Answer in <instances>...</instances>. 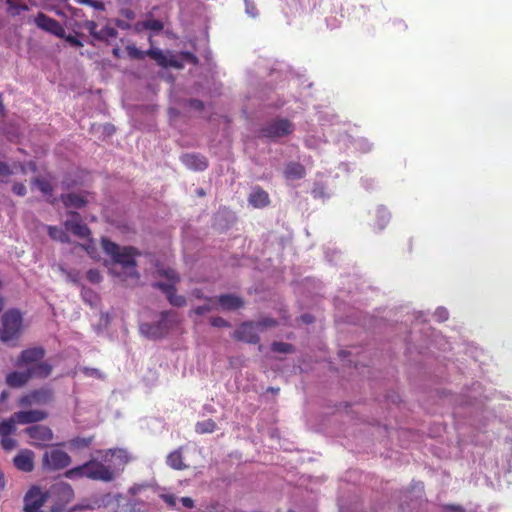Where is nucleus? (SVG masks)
Instances as JSON below:
<instances>
[{"mask_svg": "<svg viewBox=\"0 0 512 512\" xmlns=\"http://www.w3.org/2000/svg\"><path fill=\"white\" fill-rule=\"evenodd\" d=\"M374 217H375V223H374L375 228L382 230L389 223L390 213L385 207L379 206L374 211Z\"/></svg>", "mask_w": 512, "mask_h": 512, "instance_id": "26", "label": "nucleus"}, {"mask_svg": "<svg viewBox=\"0 0 512 512\" xmlns=\"http://www.w3.org/2000/svg\"><path fill=\"white\" fill-rule=\"evenodd\" d=\"M166 463L169 467L175 470H183L187 467L184 464L183 455L180 449L172 451L167 456Z\"/></svg>", "mask_w": 512, "mask_h": 512, "instance_id": "27", "label": "nucleus"}, {"mask_svg": "<svg viewBox=\"0 0 512 512\" xmlns=\"http://www.w3.org/2000/svg\"><path fill=\"white\" fill-rule=\"evenodd\" d=\"M257 329L255 322L246 321L241 323L234 331L233 337L236 340L244 341L249 344H257L260 341Z\"/></svg>", "mask_w": 512, "mask_h": 512, "instance_id": "13", "label": "nucleus"}, {"mask_svg": "<svg viewBox=\"0 0 512 512\" xmlns=\"http://www.w3.org/2000/svg\"><path fill=\"white\" fill-rule=\"evenodd\" d=\"M122 14L129 20L134 19L135 14L131 9H125L122 11Z\"/></svg>", "mask_w": 512, "mask_h": 512, "instance_id": "58", "label": "nucleus"}, {"mask_svg": "<svg viewBox=\"0 0 512 512\" xmlns=\"http://www.w3.org/2000/svg\"><path fill=\"white\" fill-rule=\"evenodd\" d=\"M249 203L255 208H262L269 204L268 193L260 187L255 188L248 198Z\"/></svg>", "mask_w": 512, "mask_h": 512, "instance_id": "23", "label": "nucleus"}, {"mask_svg": "<svg viewBox=\"0 0 512 512\" xmlns=\"http://www.w3.org/2000/svg\"><path fill=\"white\" fill-rule=\"evenodd\" d=\"M166 297L169 303L176 307H183L187 303L186 298L184 296L177 294L176 287Z\"/></svg>", "mask_w": 512, "mask_h": 512, "instance_id": "36", "label": "nucleus"}, {"mask_svg": "<svg viewBox=\"0 0 512 512\" xmlns=\"http://www.w3.org/2000/svg\"><path fill=\"white\" fill-rule=\"evenodd\" d=\"M255 324H256L257 328L265 329V328L276 327L278 325V321L271 317H264V318H261Z\"/></svg>", "mask_w": 512, "mask_h": 512, "instance_id": "39", "label": "nucleus"}, {"mask_svg": "<svg viewBox=\"0 0 512 512\" xmlns=\"http://www.w3.org/2000/svg\"><path fill=\"white\" fill-rule=\"evenodd\" d=\"M180 159L187 168L194 171H204L208 167L207 158L200 154L186 153Z\"/></svg>", "mask_w": 512, "mask_h": 512, "instance_id": "18", "label": "nucleus"}, {"mask_svg": "<svg viewBox=\"0 0 512 512\" xmlns=\"http://www.w3.org/2000/svg\"><path fill=\"white\" fill-rule=\"evenodd\" d=\"M163 501L170 507L176 506L177 498L173 494H163L161 495Z\"/></svg>", "mask_w": 512, "mask_h": 512, "instance_id": "49", "label": "nucleus"}, {"mask_svg": "<svg viewBox=\"0 0 512 512\" xmlns=\"http://www.w3.org/2000/svg\"><path fill=\"white\" fill-rule=\"evenodd\" d=\"M27 369L29 371L31 379H46L51 375L53 371L52 365L42 360L34 365L28 366Z\"/></svg>", "mask_w": 512, "mask_h": 512, "instance_id": "22", "label": "nucleus"}, {"mask_svg": "<svg viewBox=\"0 0 512 512\" xmlns=\"http://www.w3.org/2000/svg\"><path fill=\"white\" fill-rule=\"evenodd\" d=\"M294 131V125L291 121L284 118H277L268 122L260 130L261 136L276 139L290 135Z\"/></svg>", "mask_w": 512, "mask_h": 512, "instance_id": "5", "label": "nucleus"}, {"mask_svg": "<svg viewBox=\"0 0 512 512\" xmlns=\"http://www.w3.org/2000/svg\"><path fill=\"white\" fill-rule=\"evenodd\" d=\"M86 277L87 279L91 282V283H99L102 279V276L100 274V272L97 270V269H90L87 271V274H86Z\"/></svg>", "mask_w": 512, "mask_h": 512, "instance_id": "43", "label": "nucleus"}, {"mask_svg": "<svg viewBox=\"0 0 512 512\" xmlns=\"http://www.w3.org/2000/svg\"><path fill=\"white\" fill-rule=\"evenodd\" d=\"M185 57H186L189 61H191L192 63H194V64H197V63H198V59H197V57H196L195 55H193L192 53H190V52H186V53H185Z\"/></svg>", "mask_w": 512, "mask_h": 512, "instance_id": "59", "label": "nucleus"}, {"mask_svg": "<svg viewBox=\"0 0 512 512\" xmlns=\"http://www.w3.org/2000/svg\"><path fill=\"white\" fill-rule=\"evenodd\" d=\"M117 35H118L117 30L115 28L107 25L99 31V33L97 34L96 40L108 42L109 39L116 38Z\"/></svg>", "mask_w": 512, "mask_h": 512, "instance_id": "34", "label": "nucleus"}, {"mask_svg": "<svg viewBox=\"0 0 512 512\" xmlns=\"http://www.w3.org/2000/svg\"><path fill=\"white\" fill-rule=\"evenodd\" d=\"M304 173V167L299 163H290L285 169V176L291 179L302 178Z\"/></svg>", "mask_w": 512, "mask_h": 512, "instance_id": "31", "label": "nucleus"}, {"mask_svg": "<svg viewBox=\"0 0 512 512\" xmlns=\"http://www.w3.org/2000/svg\"><path fill=\"white\" fill-rule=\"evenodd\" d=\"M140 332L152 339H159L164 336L163 331L160 330L159 325L156 323H142L140 325Z\"/></svg>", "mask_w": 512, "mask_h": 512, "instance_id": "28", "label": "nucleus"}, {"mask_svg": "<svg viewBox=\"0 0 512 512\" xmlns=\"http://www.w3.org/2000/svg\"><path fill=\"white\" fill-rule=\"evenodd\" d=\"M210 311H212V306L210 304H205V305H201V306H198V307L192 309L189 312V316H191L192 313H194L196 315H203V314L208 313Z\"/></svg>", "mask_w": 512, "mask_h": 512, "instance_id": "46", "label": "nucleus"}, {"mask_svg": "<svg viewBox=\"0 0 512 512\" xmlns=\"http://www.w3.org/2000/svg\"><path fill=\"white\" fill-rule=\"evenodd\" d=\"M34 23L41 30L46 31L54 36L65 37V29L61 23L56 19L47 16L43 12H39L35 16Z\"/></svg>", "mask_w": 512, "mask_h": 512, "instance_id": "11", "label": "nucleus"}, {"mask_svg": "<svg viewBox=\"0 0 512 512\" xmlns=\"http://www.w3.org/2000/svg\"><path fill=\"white\" fill-rule=\"evenodd\" d=\"M210 324L214 327H218V328H224V327H230V323L225 320L224 318L222 317H212L210 319Z\"/></svg>", "mask_w": 512, "mask_h": 512, "instance_id": "44", "label": "nucleus"}, {"mask_svg": "<svg viewBox=\"0 0 512 512\" xmlns=\"http://www.w3.org/2000/svg\"><path fill=\"white\" fill-rule=\"evenodd\" d=\"M125 50L129 58L134 60H144L145 57L148 56L151 59L155 60L156 63L163 68L181 67L180 63L177 60H175L174 58H167L163 51L158 48H150L147 51H142L138 49L135 45H127Z\"/></svg>", "mask_w": 512, "mask_h": 512, "instance_id": "3", "label": "nucleus"}, {"mask_svg": "<svg viewBox=\"0 0 512 512\" xmlns=\"http://www.w3.org/2000/svg\"><path fill=\"white\" fill-rule=\"evenodd\" d=\"M157 273L160 276L165 277L170 283L174 285L180 282L179 274L172 268L158 269Z\"/></svg>", "mask_w": 512, "mask_h": 512, "instance_id": "35", "label": "nucleus"}, {"mask_svg": "<svg viewBox=\"0 0 512 512\" xmlns=\"http://www.w3.org/2000/svg\"><path fill=\"white\" fill-rule=\"evenodd\" d=\"M12 191L18 196H25L27 193L26 186L21 182H15L12 186Z\"/></svg>", "mask_w": 512, "mask_h": 512, "instance_id": "47", "label": "nucleus"}, {"mask_svg": "<svg viewBox=\"0 0 512 512\" xmlns=\"http://www.w3.org/2000/svg\"><path fill=\"white\" fill-rule=\"evenodd\" d=\"M66 42H68L73 47H83V43L75 36L73 35H66L65 37H61Z\"/></svg>", "mask_w": 512, "mask_h": 512, "instance_id": "48", "label": "nucleus"}, {"mask_svg": "<svg viewBox=\"0 0 512 512\" xmlns=\"http://www.w3.org/2000/svg\"><path fill=\"white\" fill-rule=\"evenodd\" d=\"M188 104L191 108L198 111H202L204 109V103L199 99H190L188 100Z\"/></svg>", "mask_w": 512, "mask_h": 512, "instance_id": "50", "label": "nucleus"}, {"mask_svg": "<svg viewBox=\"0 0 512 512\" xmlns=\"http://www.w3.org/2000/svg\"><path fill=\"white\" fill-rule=\"evenodd\" d=\"M7 11L10 15L16 16L20 11H27L29 8L26 4H18L15 0H6Z\"/></svg>", "mask_w": 512, "mask_h": 512, "instance_id": "37", "label": "nucleus"}, {"mask_svg": "<svg viewBox=\"0 0 512 512\" xmlns=\"http://www.w3.org/2000/svg\"><path fill=\"white\" fill-rule=\"evenodd\" d=\"M61 201L66 208L73 207L80 209L87 204V200L84 198V196L76 193L62 194Z\"/></svg>", "mask_w": 512, "mask_h": 512, "instance_id": "25", "label": "nucleus"}, {"mask_svg": "<svg viewBox=\"0 0 512 512\" xmlns=\"http://www.w3.org/2000/svg\"><path fill=\"white\" fill-rule=\"evenodd\" d=\"M101 246L104 252L109 255L115 263L120 264L125 269H130V276L137 279L139 278V274L135 270L137 265L135 257L140 253L136 248L130 246L120 247L108 238H102Z\"/></svg>", "mask_w": 512, "mask_h": 512, "instance_id": "2", "label": "nucleus"}, {"mask_svg": "<svg viewBox=\"0 0 512 512\" xmlns=\"http://www.w3.org/2000/svg\"><path fill=\"white\" fill-rule=\"evenodd\" d=\"M440 317H441L442 319H447V312H446L445 310H442V311L440 312Z\"/></svg>", "mask_w": 512, "mask_h": 512, "instance_id": "64", "label": "nucleus"}, {"mask_svg": "<svg viewBox=\"0 0 512 512\" xmlns=\"http://www.w3.org/2000/svg\"><path fill=\"white\" fill-rule=\"evenodd\" d=\"M216 299L220 307L225 311L237 310L244 306V300L234 294H222Z\"/></svg>", "mask_w": 512, "mask_h": 512, "instance_id": "20", "label": "nucleus"}, {"mask_svg": "<svg viewBox=\"0 0 512 512\" xmlns=\"http://www.w3.org/2000/svg\"><path fill=\"white\" fill-rule=\"evenodd\" d=\"M160 320L156 322L159 325L160 330L166 335L168 331L178 323L177 313L174 311H163L160 314Z\"/></svg>", "mask_w": 512, "mask_h": 512, "instance_id": "24", "label": "nucleus"}, {"mask_svg": "<svg viewBox=\"0 0 512 512\" xmlns=\"http://www.w3.org/2000/svg\"><path fill=\"white\" fill-rule=\"evenodd\" d=\"M83 28L86 29L95 40L97 39V34L99 31L97 30V23L95 21H85L83 23Z\"/></svg>", "mask_w": 512, "mask_h": 512, "instance_id": "40", "label": "nucleus"}, {"mask_svg": "<svg viewBox=\"0 0 512 512\" xmlns=\"http://www.w3.org/2000/svg\"><path fill=\"white\" fill-rule=\"evenodd\" d=\"M48 235L56 241H59L61 243H69L70 239L67 233L56 226H47Z\"/></svg>", "mask_w": 512, "mask_h": 512, "instance_id": "32", "label": "nucleus"}, {"mask_svg": "<svg viewBox=\"0 0 512 512\" xmlns=\"http://www.w3.org/2000/svg\"><path fill=\"white\" fill-rule=\"evenodd\" d=\"M271 350L275 353L291 354L295 352V347L290 343L274 341Z\"/></svg>", "mask_w": 512, "mask_h": 512, "instance_id": "33", "label": "nucleus"}, {"mask_svg": "<svg viewBox=\"0 0 512 512\" xmlns=\"http://www.w3.org/2000/svg\"><path fill=\"white\" fill-rule=\"evenodd\" d=\"M142 27L146 30L161 31L164 24L158 19H148L142 22Z\"/></svg>", "mask_w": 512, "mask_h": 512, "instance_id": "38", "label": "nucleus"}, {"mask_svg": "<svg viewBox=\"0 0 512 512\" xmlns=\"http://www.w3.org/2000/svg\"><path fill=\"white\" fill-rule=\"evenodd\" d=\"M83 373L86 375V376H89V377H96V378H101L102 375H101V372L96 369V368H84L83 369Z\"/></svg>", "mask_w": 512, "mask_h": 512, "instance_id": "52", "label": "nucleus"}, {"mask_svg": "<svg viewBox=\"0 0 512 512\" xmlns=\"http://www.w3.org/2000/svg\"><path fill=\"white\" fill-rule=\"evenodd\" d=\"M192 295L197 298V299H205L206 301L208 302H211L213 300V298L211 297H204L203 293L201 290L199 289H195L193 292H192Z\"/></svg>", "mask_w": 512, "mask_h": 512, "instance_id": "55", "label": "nucleus"}, {"mask_svg": "<svg viewBox=\"0 0 512 512\" xmlns=\"http://www.w3.org/2000/svg\"><path fill=\"white\" fill-rule=\"evenodd\" d=\"M45 354H46V351L41 346H35V347H30V348L24 349L19 354V356L15 362V365L17 367H23V366L28 367V366L34 365V364L38 363L39 361L43 360L45 357Z\"/></svg>", "mask_w": 512, "mask_h": 512, "instance_id": "14", "label": "nucleus"}, {"mask_svg": "<svg viewBox=\"0 0 512 512\" xmlns=\"http://www.w3.org/2000/svg\"><path fill=\"white\" fill-rule=\"evenodd\" d=\"M52 493L57 500L63 504H68L74 499V490L70 484L59 482L52 486Z\"/></svg>", "mask_w": 512, "mask_h": 512, "instance_id": "19", "label": "nucleus"}, {"mask_svg": "<svg viewBox=\"0 0 512 512\" xmlns=\"http://www.w3.org/2000/svg\"><path fill=\"white\" fill-rule=\"evenodd\" d=\"M12 174V170L5 162H0V176H10Z\"/></svg>", "mask_w": 512, "mask_h": 512, "instance_id": "53", "label": "nucleus"}, {"mask_svg": "<svg viewBox=\"0 0 512 512\" xmlns=\"http://www.w3.org/2000/svg\"><path fill=\"white\" fill-rule=\"evenodd\" d=\"M34 452L29 449H22L13 458L14 466L23 472H31L34 469Z\"/></svg>", "mask_w": 512, "mask_h": 512, "instance_id": "17", "label": "nucleus"}, {"mask_svg": "<svg viewBox=\"0 0 512 512\" xmlns=\"http://www.w3.org/2000/svg\"><path fill=\"white\" fill-rule=\"evenodd\" d=\"M31 380L28 369L24 371H12L6 376V384L11 388H21Z\"/></svg>", "mask_w": 512, "mask_h": 512, "instance_id": "21", "label": "nucleus"}, {"mask_svg": "<svg viewBox=\"0 0 512 512\" xmlns=\"http://www.w3.org/2000/svg\"><path fill=\"white\" fill-rule=\"evenodd\" d=\"M136 501H127L119 512H136Z\"/></svg>", "mask_w": 512, "mask_h": 512, "instance_id": "51", "label": "nucleus"}, {"mask_svg": "<svg viewBox=\"0 0 512 512\" xmlns=\"http://www.w3.org/2000/svg\"><path fill=\"white\" fill-rule=\"evenodd\" d=\"M47 418V413L41 410H27L15 412L11 419L15 424H30L42 421Z\"/></svg>", "mask_w": 512, "mask_h": 512, "instance_id": "16", "label": "nucleus"}, {"mask_svg": "<svg viewBox=\"0 0 512 512\" xmlns=\"http://www.w3.org/2000/svg\"><path fill=\"white\" fill-rule=\"evenodd\" d=\"M17 427L9 417L0 421V446L5 452H10L18 446V441L13 437Z\"/></svg>", "mask_w": 512, "mask_h": 512, "instance_id": "8", "label": "nucleus"}, {"mask_svg": "<svg viewBox=\"0 0 512 512\" xmlns=\"http://www.w3.org/2000/svg\"><path fill=\"white\" fill-rule=\"evenodd\" d=\"M5 488V477L2 471L0 470V492H2Z\"/></svg>", "mask_w": 512, "mask_h": 512, "instance_id": "61", "label": "nucleus"}, {"mask_svg": "<svg viewBox=\"0 0 512 512\" xmlns=\"http://www.w3.org/2000/svg\"><path fill=\"white\" fill-rule=\"evenodd\" d=\"M98 453L104 462H110L112 458L115 459V463L111 466L116 471V476L124 470L125 466L131 460L128 452L120 448L107 449L99 451Z\"/></svg>", "mask_w": 512, "mask_h": 512, "instance_id": "10", "label": "nucleus"}, {"mask_svg": "<svg viewBox=\"0 0 512 512\" xmlns=\"http://www.w3.org/2000/svg\"><path fill=\"white\" fill-rule=\"evenodd\" d=\"M25 433L34 441L36 447H45L53 440L52 430L45 425H33L25 429Z\"/></svg>", "mask_w": 512, "mask_h": 512, "instance_id": "12", "label": "nucleus"}, {"mask_svg": "<svg viewBox=\"0 0 512 512\" xmlns=\"http://www.w3.org/2000/svg\"><path fill=\"white\" fill-rule=\"evenodd\" d=\"M46 502V496L38 487H32L24 496L23 510H41Z\"/></svg>", "mask_w": 512, "mask_h": 512, "instance_id": "15", "label": "nucleus"}, {"mask_svg": "<svg viewBox=\"0 0 512 512\" xmlns=\"http://www.w3.org/2000/svg\"><path fill=\"white\" fill-rule=\"evenodd\" d=\"M64 227L67 231L81 239H87L91 235L89 227L83 223L81 215L76 211H68Z\"/></svg>", "mask_w": 512, "mask_h": 512, "instance_id": "9", "label": "nucleus"}, {"mask_svg": "<svg viewBox=\"0 0 512 512\" xmlns=\"http://www.w3.org/2000/svg\"><path fill=\"white\" fill-rule=\"evenodd\" d=\"M42 463L43 467L48 470H61L70 465L71 457L63 450L52 449L44 453Z\"/></svg>", "mask_w": 512, "mask_h": 512, "instance_id": "7", "label": "nucleus"}, {"mask_svg": "<svg viewBox=\"0 0 512 512\" xmlns=\"http://www.w3.org/2000/svg\"><path fill=\"white\" fill-rule=\"evenodd\" d=\"M446 509L454 512H463V509L460 506H447Z\"/></svg>", "mask_w": 512, "mask_h": 512, "instance_id": "63", "label": "nucleus"}, {"mask_svg": "<svg viewBox=\"0 0 512 512\" xmlns=\"http://www.w3.org/2000/svg\"><path fill=\"white\" fill-rule=\"evenodd\" d=\"M116 25L121 29H128L130 25L122 20H117Z\"/></svg>", "mask_w": 512, "mask_h": 512, "instance_id": "60", "label": "nucleus"}, {"mask_svg": "<svg viewBox=\"0 0 512 512\" xmlns=\"http://www.w3.org/2000/svg\"><path fill=\"white\" fill-rule=\"evenodd\" d=\"M77 3L89 5L95 9L103 10L104 3L99 0H76Z\"/></svg>", "mask_w": 512, "mask_h": 512, "instance_id": "45", "label": "nucleus"}, {"mask_svg": "<svg viewBox=\"0 0 512 512\" xmlns=\"http://www.w3.org/2000/svg\"><path fill=\"white\" fill-rule=\"evenodd\" d=\"M112 54L115 58H120L121 57V50L119 47H115L113 48L112 50Z\"/></svg>", "mask_w": 512, "mask_h": 512, "instance_id": "62", "label": "nucleus"}, {"mask_svg": "<svg viewBox=\"0 0 512 512\" xmlns=\"http://www.w3.org/2000/svg\"><path fill=\"white\" fill-rule=\"evenodd\" d=\"M64 476L72 480L87 478L93 481L112 482L116 478V471L111 465H105L103 461L92 458L82 465L67 470Z\"/></svg>", "mask_w": 512, "mask_h": 512, "instance_id": "1", "label": "nucleus"}, {"mask_svg": "<svg viewBox=\"0 0 512 512\" xmlns=\"http://www.w3.org/2000/svg\"><path fill=\"white\" fill-rule=\"evenodd\" d=\"M22 327V315L16 309H10L2 315L0 339L8 342L18 338Z\"/></svg>", "mask_w": 512, "mask_h": 512, "instance_id": "4", "label": "nucleus"}, {"mask_svg": "<svg viewBox=\"0 0 512 512\" xmlns=\"http://www.w3.org/2000/svg\"><path fill=\"white\" fill-rule=\"evenodd\" d=\"M91 438L77 437L70 441L71 445L76 448H86L91 444Z\"/></svg>", "mask_w": 512, "mask_h": 512, "instance_id": "42", "label": "nucleus"}, {"mask_svg": "<svg viewBox=\"0 0 512 512\" xmlns=\"http://www.w3.org/2000/svg\"><path fill=\"white\" fill-rule=\"evenodd\" d=\"M54 400V392L51 388L42 387L30 391L18 400V405L28 407L32 405H46Z\"/></svg>", "mask_w": 512, "mask_h": 512, "instance_id": "6", "label": "nucleus"}, {"mask_svg": "<svg viewBox=\"0 0 512 512\" xmlns=\"http://www.w3.org/2000/svg\"><path fill=\"white\" fill-rule=\"evenodd\" d=\"M359 147L362 151L368 152L372 148V144H370L367 140L359 141Z\"/></svg>", "mask_w": 512, "mask_h": 512, "instance_id": "56", "label": "nucleus"}, {"mask_svg": "<svg viewBox=\"0 0 512 512\" xmlns=\"http://www.w3.org/2000/svg\"><path fill=\"white\" fill-rule=\"evenodd\" d=\"M299 320L305 324H311L315 321V318L310 314H303V315H301Z\"/></svg>", "mask_w": 512, "mask_h": 512, "instance_id": "57", "label": "nucleus"}, {"mask_svg": "<svg viewBox=\"0 0 512 512\" xmlns=\"http://www.w3.org/2000/svg\"><path fill=\"white\" fill-rule=\"evenodd\" d=\"M152 286L156 289L161 290L166 296L175 288V285L172 283H164V282H155Z\"/></svg>", "mask_w": 512, "mask_h": 512, "instance_id": "41", "label": "nucleus"}, {"mask_svg": "<svg viewBox=\"0 0 512 512\" xmlns=\"http://www.w3.org/2000/svg\"><path fill=\"white\" fill-rule=\"evenodd\" d=\"M180 501H181L182 505H183L184 507H186V508L191 509V508H193V507H194V501H193V499H192V498H190V497H182V498L180 499Z\"/></svg>", "mask_w": 512, "mask_h": 512, "instance_id": "54", "label": "nucleus"}, {"mask_svg": "<svg viewBox=\"0 0 512 512\" xmlns=\"http://www.w3.org/2000/svg\"><path fill=\"white\" fill-rule=\"evenodd\" d=\"M31 184L36 186L40 192L45 196H52L53 186L51 182L44 177H35L32 179Z\"/></svg>", "mask_w": 512, "mask_h": 512, "instance_id": "29", "label": "nucleus"}, {"mask_svg": "<svg viewBox=\"0 0 512 512\" xmlns=\"http://www.w3.org/2000/svg\"><path fill=\"white\" fill-rule=\"evenodd\" d=\"M217 428V424L212 419H206L203 421H198L195 424V431L198 434H206V433H213Z\"/></svg>", "mask_w": 512, "mask_h": 512, "instance_id": "30", "label": "nucleus"}]
</instances>
